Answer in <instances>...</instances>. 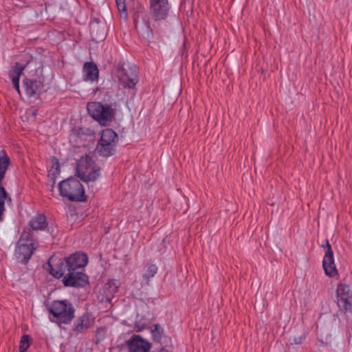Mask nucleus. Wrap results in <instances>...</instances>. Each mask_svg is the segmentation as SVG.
Listing matches in <instances>:
<instances>
[{
	"label": "nucleus",
	"instance_id": "obj_1",
	"mask_svg": "<svg viewBox=\"0 0 352 352\" xmlns=\"http://www.w3.org/2000/svg\"><path fill=\"white\" fill-rule=\"evenodd\" d=\"M37 248L33 234L30 229L25 230L21 234L17 243L14 255L17 261L22 263H27L31 258L34 251Z\"/></svg>",
	"mask_w": 352,
	"mask_h": 352
},
{
	"label": "nucleus",
	"instance_id": "obj_2",
	"mask_svg": "<svg viewBox=\"0 0 352 352\" xmlns=\"http://www.w3.org/2000/svg\"><path fill=\"white\" fill-rule=\"evenodd\" d=\"M50 312L59 324H69L74 318L75 309L67 300H54L50 307Z\"/></svg>",
	"mask_w": 352,
	"mask_h": 352
},
{
	"label": "nucleus",
	"instance_id": "obj_3",
	"mask_svg": "<svg viewBox=\"0 0 352 352\" xmlns=\"http://www.w3.org/2000/svg\"><path fill=\"white\" fill-rule=\"evenodd\" d=\"M60 195L72 201H84L85 190L80 182L76 178L70 177L58 184Z\"/></svg>",
	"mask_w": 352,
	"mask_h": 352
},
{
	"label": "nucleus",
	"instance_id": "obj_4",
	"mask_svg": "<svg viewBox=\"0 0 352 352\" xmlns=\"http://www.w3.org/2000/svg\"><path fill=\"white\" fill-rule=\"evenodd\" d=\"M100 167L88 155L82 157L77 162L78 176L84 182L96 181L100 176Z\"/></svg>",
	"mask_w": 352,
	"mask_h": 352
},
{
	"label": "nucleus",
	"instance_id": "obj_5",
	"mask_svg": "<svg viewBox=\"0 0 352 352\" xmlns=\"http://www.w3.org/2000/svg\"><path fill=\"white\" fill-rule=\"evenodd\" d=\"M89 115L102 125H108L114 116V110L109 105H103L99 102L87 104Z\"/></svg>",
	"mask_w": 352,
	"mask_h": 352
},
{
	"label": "nucleus",
	"instance_id": "obj_6",
	"mask_svg": "<svg viewBox=\"0 0 352 352\" xmlns=\"http://www.w3.org/2000/svg\"><path fill=\"white\" fill-rule=\"evenodd\" d=\"M117 142V133L111 129H106L102 132L96 150L100 155L109 157L114 154Z\"/></svg>",
	"mask_w": 352,
	"mask_h": 352
},
{
	"label": "nucleus",
	"instance_id": "obj_7",
	"mask_svg": "<svg viewBox=\"0 0 352 352\" xmlns=\"http://www.w3.org/2000/svg\"><path fill=\"white\" fill-rule=\"evenodd\" d=\"M12 162L10 157L4 151L0 152V221L2 220V214L5 210V202L6 200L11 201L12 199L9 197L1 182L5 178L6 173L11 166Z\"/></svg>",
	"mask_w": 352,
	"mask_h": 352
},
{
	"label": "nucleus",
	"instance_id": "obj_8",
	"mask_svg": "<svg viewBox=\"0 0 352 352\" xmlns=\"http://www.w3.org/2000/svg\"><path fill=\"white\" fill-rule=\"evenodd\" d=\"M118 78L124 88H133L138 82L137 71L135 67L124 64L119 65L118 69Z\"/></svg>",
	"mask_w": 352,
	"mask_h": 352
},
{
	"label": "nucleus",
	"instance_id": "obj_9",
	"mask_svg": "<svg viewBox=\"0 0 352 352\" xmlns=\"http://www.w3.org/2000/svg\"><path fill=\"white\" fill-rule=\"evenodd\" d=\"M338 305L345 311L352 312V290L345 284H340L336 290Z\"/></svg>",
	"mask_w": 352,
	"mask_h": 352
},
{
	"label": "nucleus",
	"instance_id": "obj_10",
	"mask_svg": "<svg viewBox=\"0 0 352 352\" xmlns=\"http://www.w3.org/2000/svg\"><path fill=\"white\" fill-rule=\"evenodd\" d=\"M48 267L47 270L50 274L56 278L65 276L64 275L69 272L65 258L62 260L55 256H51L48 261Z\"/></svg>",
	"mask_w": 352,
	"mask_h": 352
},
{
	"label": "nucleus",
	"instance_id": "obj_11",
	"mask_svg": "<svg viewBox=\"0 0 352 352\" xmlns=\"http://www.w3.org/2000/svg\"><path fill=\"white\" fill-rule=\"evenodd\" d=\"M63 283L66 287H83L88 283V277L84 273L69 270L63 278Z\"/></svg>",
	"mask_w": 352,
	"mask_h": 352
},
{
	"label": "nucleus",
	"instance_id": "obj_12",
	"mask_svg": "<svg viewBox=\"0 0 352 352\" xmlns=\"http://www.w3.org/2000/svg\"><path fill=\"white\" fill-rule=\"evenodd\" d=\"M151 10L155 20L164 19L168 13L169 6L168 0H150Z\"/></svg>",
	"mask_w": 352,
	"mask_h": 352
},
{
	"label": "nucleus",
	"instance_id": "obj_13",
	"mask_svg": "<svg viewBox=\"0 0 352 352\" xmlns=\"http://www.w3.org/2000/svg\"><path fill=\"white\" fill-rule=\"evenodd\" d=\"M327 250L322 261V267L326 275L333 277L337 274L336 264L334 263L333 252L328 241L326 242Z\"/></svg>",
	"mask_w": 352,
	"mask_h": 352
},
{
	"label": "nucleus",
	"instance_id": "obj_14",
	"mask_svg": "<svg viewBox=\"0 0 352 352\" xmlns=\"http://www.w3.org/2000/svg\"><path fill=\"white\" fill-rule=\"evenodd\" d=\"M126 346L129 352H148L151 348V343L139 335H133L127 340Z\"/></svg>",
	"mask_w": 352,
	"mask_h": 352
},
{
	"label": "nucleus",
	"instance_id": "obj_15",
	"mask_svg": "<svg viewBox=\"0 0 352 352\" xmlns=\"http://www.w3.org/2000/svg\"><path fill=\"white\" fill-rule=\"evenodd\" d=\"M69 270H76L85 267L88 262V258L85 254L76 252L68 257H65Z\"/></svg>",
	"mask_w": 352,
	"mask_h": 352
},
{
	"label": "nucleus",
	"instance_id": "obj_16",
	"mask_svg": "<svg viewBox=\"0 0 352 352\" xmlns=\"http://www.w3.org/2000/svg\"><path fill=\"white\" fill-rule=\"evenodd\" d=\"M118 288L119 285L116 280H109L107 283L104 285L102 293L101 294V301L111 302L114 294L118 292Z\"/></svg>",
	"mask_w": 352,
	"mask_h": 352
},
{
	"label": "nucleus",
	"instance_id": "obj_17",
	"mask_svg": "<svg viewBox=\"0 0 352 352\" xmlns=\"http://www.w3.org/2000/svg\"><path fill=\"white\" fill-rule=\"evenodd\" d=\"M84 80L86 81H97L98 80L99 71L97 65L93 62H86L83 69Z\"/></svg>",
	"mask_w": 352,
	"mask_h": 352
},
{
	"label": "nucleus",
	"instance_id": "obj_18",
	"mask_svg": "<svg viewBox=\"0 0 352 352\" xmlns=\"http://www.w3.org/2000/svg\"><path fill=\"white\" fill-rule=\"evenodd\" d=\"M135 27L138 30L148 32L150 30V23L148 17L144 12H139L134 17Z\"/></svg>",
	"mask_w": 352,
	"mask_h": 352
},
{
	"label": "nucleus",
	"instance_id": "obj_19",
	"mask_svg": "<svg viewBox=\"0 0 352 352\" xmlns=\"http://www.w3.org/2000/svg\"><path fill=\"white\" fill-rule=\"evenodd\" d=\"M23 82L26 88V92L30 96L39 93L43 87V82L41 80L25 78Z\"/></svg>",
	"mask_w": 352,
	"mask_h": 352
},
{
	"label": "nucleus",
	"instance_id": "obj_20",
	"mask_svg": "<svg viewBox=\"0 0 352 352\" xmlns=\"http://www.w3.org/2000/svg\"><path fill=\"white\" fill-rule=\"evenodd\" d=\"M25 66H22L19 63H16L13 74H10L12 78V84L14 87L16 89L18 93L20 94L19 89V78L25 69Z\"/></svg>",
	"mask_w": 352,
	"mask_h": 352
},
{
	"label": "nucleus",
	"instance_id": "obj_21",
	"mask_svg": "<svg viewBox=\"0 0 352 352\" xmlns=\"http://www.w3.org/2000/svg\"><path fill=\"white\" fill-rule=\"evenodd\" d=\"M46 218L43 214H38L30 221V226L33 230H43L47 226Z\"/></svg>",
	"mask_w": 352,
	"mask_h": 352
},
{
	"label": "nucleus",
	"instance_id": "obj_22",
	"mask_svg": "<svg viewBox=\"0 0 352 352\" xmlns=\"http://www.w3.org/2000/svg\"><path fill=\"white\" fill-rule=\"evenodd\" d=\"M53 165L51 169L49 170L48 176L53 180V183H55V178L57 175L60 173V164L59 162L56 158L52 160Z\"/></svg>",
	"mask_w": 352,
	"mask_h": 352
},
{
	"label": "nucleus",
	"instance_id": "obj_23",
	"mask_svg": "<svg viewBox=\"0 0 352 352\" xmlns=\"http://www.w3.org/2000/svg\"><path fill=\"white\" fill-rule=\"evenodd\" d=\"M151 334L155 342H161L164 334L163 328L158 324H155L154 328L151 329Z\"/></svg>",
	"mask_w": 352,
	"mask_h": 352
},
{
	"label": "nucleus",
	"instance_id": "obj_24",
	"mask_svg": "<svg viewBox=\"0 0 352 352\" xmlns=\"http://www.w3.org/2000/svg\"><path fill=\"white\" fill-rule=\"evenodd\" d=\"M116 6L121 18L126 20L128 18V12L125 0H116Z\"/></svg>",
	"mask_w": 352,
	"mask_h": 352
},
{
	"label": "nucleus",
	"instance_id": "obj_25",
	"mask_svg": "<svg viewBox=\"0 0 352 352\" xmlns=\"http://www.w3.org/2000/svg\"><path fill=\"white\" fill-rule=\"evenodd\" d=\"M87 319L84 317H80L77 320V324H76L74 330L77 333L82 332L83 330L87 329L88 328Z\"/></svg>",
	"mask_w": 352,
	"mask_h": 352
},
{
	"label": "nucleus",
	"instance_id": "obj_26",
	"mask_svg": "<svg viewBox=\"0 0 352 352\" xmlns=\"http://www.w3.org/2000/svg\"><path fill=\"white\" fill-rule=\"evenodd\" d=\"M157 272V267L155 265L151 264L148 265L146 272L143 274V277L148 281L149 278L153 277Z\"/></svg>",
	"mask_w": 352,
	"mask_h": 352
},
{
	"label": "nucleus",
	"instance_id": "obj_27",
	"mask_svg": "<svg viewBox=\"0 0 352 352\" xmlns=\"http://www.w3.org/2000/svg\"><path fill=\"white\" fill-rule=\"evenodd\" d=\"M30 336L28 335H23L21 337L19 345L20 352H25L30 346Z\"/></svg>",
	"mask_w": 352,
	"mask_h": 352
},
{
	"label": "nucleus",
	"instance_id": "obj_28",
	"mask_svg": "<svg viewBox=\"0 0 352 352\" xmlns=\"http://www.w3.org/2000/svg\"><path fill=\"white\" fill-rule=\"evenodd\" d=\"M290 341H291V344H298L301 343L302 338L301 337H298V338L294 337V339Z\"/></svg>",
	"mask_w": 352,
	"mask_h": 352
}]
</instances>
